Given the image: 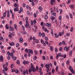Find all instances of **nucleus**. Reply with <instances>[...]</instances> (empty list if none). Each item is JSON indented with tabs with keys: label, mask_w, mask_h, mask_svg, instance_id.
Wrapping results in <instances>:
<instances>
[{
	"label": "nucleus",
	"mask_w": 75,
	"mask_h": 75,
	"mask_svg": "<svg viewBox=\"0 0 75 75\" xmlns=\"http://www.w3.org/2000/svg\"><path fill=\"white\" fill-rule=\"evenodd\" d=\"M36 43L37 44H38V43H39V40L38 39H36Z\"/></svg>",
	"instance_id": "ea45409f"
},
{
	"label": "nucleus",
	"mask_w": 75,
	"mask_h": 75,
	"mask_svg": "<svg viewBox=\"0 0 75 75\" xmlns=\"http://www.w3.org/2000/svg\"><path fill=\"white\" fill-rule=\"evenodd\" d=\"M25 72L26 74H28V70H27V69L26 70Z\"/></svg>",
	"instance_id": "8fccbe9b"
},
{
	"label": "nucleus",
	"mask_w": 75,
	"mask_h": 75,
	"mask_svg": "<svg viewBox=\"0 0 75 75\" xmlns=\"http://www.w3.org/2000/svg\"><path fill=\"white\" fill-rule=\"evenodd\" d=\"M69 69H70V71L73 70V69H72V67L71 66V65H70L69 66Z\"/></svg>",
	"instance_id": "ddd939ff"
},
{
	"label": "nucleus",
	"mask_w": 75,
	"mask_h": 75,
	"mask_svg": "<svg viewBox=\"0 0 75 75\" xmlns=\"http://www.w3.org/2000/svg\"><path fill=\"white\" fill-rule=\"evenodd\" d=\"M51 19H52V21H53V20H54L55 18L51 16Z\"/></svg>",
	"instance_id": "a878e982"
},
{
	"label": "nucleus",
	"mask_w": 75,
	"mask_h": 75,
	"mask_svg": "<svg viewBox=\"0 0 75 75\" xmlns=\"http://www.w3.org/2000/svg\"><path fill=\"white\" fill-rule=\"evenodd\" d=\"M39 69L40 70L39 71V72H40V73H41L42 72V68L41 67H40L39 68Z\"/></svg>",
	"instance_id": "f3484780"
},
{
	"label": "nucleus",
	"mask_w": 75,
	"mask_h": 75,
	"mask_svg": "<svg viewBox=\"0 0 75 75\" xmlns=\"http://www.w3.org/2000/svg\"><path fill=\"white\" fill-rule=\"evenodd\" d=\"M25 52H27V53H28V49H27V48H26V49L25 50Z\"/></svg>",
	"instance_id": "864d4df0"
},
{
	"label": "nucleus",
	"mask_w": 75,
	"mask_h": 75,
	"mask_svg": "<svg viewBox=\"0 0 75 75\" xmlns=\"http://www.w3.org/2000/svg\"><path fill=\"white\" fill-rule=\"evenodd\" d=\"M73 52V51H72V50H71L69 53L70 55H71L72 54Z\"/></svg>",
	"instance_id": "cd10ccee"
},
{
	"label": "nucleus",
	"mask_w": 75,
	"mask_h": 75,
	"mask_svg": "<svg viewBox=\"0 0 75 75\" xmlns=\"http://www.w3.org/2000/svg\"><path fill=\"white\" fill-rule=\"evenodd\" d=\"M27 34V33L26 32V31L24 30L23 31V33H22V34L24 35V34Z\"/></svg>",
	"instance_id": "412c9836"
},
{
	"label": "nucleus",
	"mask_w": 75,
	"mask_h": 75,
	"mask_svg": "<svg viewBox=\"0 0 75 75\" xmlns=\"http://www.w3.org/2000/svg\"><path fill=\"white\" fill-rule=\"evenodd\" d=\"M58 66H57L56 69V72H57V71H58Z\"/></svg>",
	"instance_id": "c85d7f7f"
},
{
	"label": "nucleus",
	"mask_w": 75,
	"mask_h": 75,
	"mask_svg": "<svg viewBox=\"0 0 75 75\" xmlns=\"http://www.w3.org/2000/svg\"><path fill=\"white\" fill-rule=\"evenodd\" d=\"M69 60H67L66 63V64H67V65H68V64H69Z\"/></svg>",
	"instance_id": "4c0bfd02"
},
{
	"label": "nucleus",
	"mask_w": 75,
	"mask_h": 75,
	"mask_svg": "<svg viewBox=\"0 0 75 75\" xmlns=\"http://www.w3.org/2000/svg\"><path fill=\"white\" fill-rule=\"evenodd\" d=\"M23 75H25V74H26L25 71L24 70L23 71Z\"/></svg>",
	"instance_id": "3c124183"
},
{
	"label": "nucleus",
	"mask_w": 75,
	"mask_h": 75,
	"mask_svg": "<svg viewBox=\"0 0 75 75\" xmlns=\"http://www.w3.org/2000/svg\"><path fill=\"white\" fill-rule=\"evenodd\" d=\"M32 71H33V72H35V69H34V67H32L31 68Z\"/></svg>",
	"instance_id": "dca6fc26"
},
{
	"label": "nucleus",
	"mask_w": 75,
	"mask_h": 75,
	"mask_svg": "<svg viewBox=\"0 0 75 75\" xmlns=\"http://www.w3.org/2000/svg\"><path fill=\"white\" fill-rule=\"evenodd\" d=\"M24 56L25 57V58H27V55H26V54H24Z\"/></svg>",
	"instance_id": "69168bd1"
},
{
	"label": "nucleus",
	"mask_w": 75,
	"mask_h": 75,
	"mask_svg": "<svg viewBox=\"0 0 75 75\" xmlns=\"http://www.w3.org/2000/svg\"><path fill=\"white\" fill-rule=\"evenodd\" d=\"M66 18H67V19H69V16H68V15H66Z\"/></svg>",
	"instance_id": "13d9d810"
},
{
	"label": "nucleus",
	"mask_w": 75,
	"mask_h": 75,
	"mask_svg": "<svg viewBox=\"0 0 75 75\" xmlns=\"http://www.w3.org/2000/svg\"><path fill=\"white\" fill-rule=\"evenodd\" d=\"M45 67L46 68L48 69L50 67V64H45Z\"/></svg>",
	"instance_id": "20e7f679"
},
{
	"label": "nucleus",
	"mask_w": 75,
	"mask_h": 75,
	"mask_svg": "<svg viewBox=\"0 0 75 75\" xmlns=\"http://www.w3.org/2000/svg\"><path fill=\"white\" fill-rule=\"evenodd\" d=\"M74 31V27H72L71 28V30H70V31L71 32H72Z\"/></svg>",
	"instance_id": "b1692460"
},
{
	"label": "nucleus",
	"mask_w": 75,
	"mask_h": 75,
	"mask_svg": "<svg viewBox=\"0 0 75 75\" xmlns=\"http://www.w3.org/2000/svg\"><path fill=\"white\" fill-rule=\"evenodd\" d=\"M14 27L16 30H17V25L15 24L14 25Z\"/></svg>",
	"instance_id": "e433bc0d"
},
{
	"label": "nucleus",
	"mask_w": 75,
	"mask_h": 75,
	"mask_svg": "<svg viewBox=\"0 0 75 75\" xmlns=\"http://www.w3.org/2000/svg\"><path fill=\"white\" fill-rule=\"evenodd\" d=\"M34 52L35 55H37L38 54V52H37L36 50L34 51Z\"/></svg>",
	"instance_id": "4be33fe9"
},
{
	"label": "nucleus",
	"mask_w": 75,
	"mask_h": 75,
	"mask_svg": "<svg viewBox=\"0 0 75 75\" xmlns=\"http://www.w3.org/2000/svg\"><path fill=\"white\" fill-rule=\"evenodd\" d=\"M59 54H57L56 57V59H58V58H59Z\"/></svg>",
	"instance_id": "c9c22d12"
},
{
	"label": "nucleus",
	"mask_w": 75,
	"mask_h": 75,
	"mask_svg": "<svg viewBox=\"0 0 75 75\" xmlns=\"http://www.w3.org/2000/svg\"><path fill=\"white\" fill-rule=\"evenodd\" d=\"M40 54H42V50H41L40 51Z\"/></svg>",
	"instance_id": "bf43d9fd"
},
{
	"label": "nucleus",
	"mask_w": 75,
	"mask_h": 75,
	"mask_svg": "<svg viewBox=\"0 0 75 75\" xmlns=\"http://www.w3.org/2000/svg\"><path fill=\"white\" fill-rule=\"evenodd\" d=\"M54 65L55 66H56V65H57V62H56V61H54Z\"/></svg>",
	"instance_id": "a19ab883"
},
{
	"label": "nucleus",
	"mask_w": 75,
	"mask_h": 75,
	"mask_svg": "<svg viewBox=\"0 0 75 75\" xmlns=\"http://www.w3.org/2000/svg\"><path fill=\"white\" fill-rule=\"evenodd\" d=\"M46 26L48 27H51V24L48 23H47L46 24Z\"/></svg>",
	"instance_id": "423d86ee"
},
{
	"label": "nucleus",
	"mask_w": 75,
	"mask_h": 75,
	"mask_svg": "<svg viewBox=\"0 0 75 75\" xmlns=\"http://www.w3.org/2000/svg\"><path fill=\"white\" fill-rule=\"evenodd\" d=\"M5 69L6 71H7V70L8 69V68H7V67H6L5 68Z\"/></svg>",
	"instance_id": "680f3d73"
},
{
	"label": "nucleus",
	"mask_w": 75,
	"mask_h": 75,
	"mask_svg": "<svg viewBox=\"0 0 75 75\" xmlns=\"http://www.w3.org/2000/svg\"><path fill=\"white\" fill-rule=\"evenodd\" d=\"M69 15L70 17V18H72V15L71 13L69 14Z\"/></svg>",
	"instance_id": "4d7b16f0"
},
{
	"label": "nucleus",
	"mask_w": 75,
	"mask_h": 75,
	"mask_svg": "<svg viewBox=\"0 0 75 75\" xmlns=\"http://www.w3.org/2000/svg\"><path fill=\"white\" fill-rule=\"evenodd\" d=\"M62 43L63 44V45H65V41L63 40L62 41Z\"/></svg>",
	"instance_id": "5fc2aeb1"
},
{
	"label": "nucleus",
	"mask_w": 75,
	"mask_h": 75,
	"mask_svg": "<svg viewBox=\"0 0 75 75\" xmlns=\"http://www.w3.org/2000/svg\"><path fill=\"white\" fill-rule=\"evenodd\" d=\"M34 17H35V18L37 17V15L35 13H34Z\"/></svg>",
	"instance_id": "338daca9"
},
{
	"label": "nucleus",
	"mask_w": 75,
	"mask_h": 75,
	"mask_svg": "<svg viewBox=\"0 0 75 75\" xmlns=\"http://www.w3.org/2000/svg\"><path fill=\"white\" fill-rule=\"evenodd\" d=\"M37 56H35L34 57L33 60L34 61L35 60H36V59H37Z\"/></svg>",
	"instance_id": "7c9ffc66"
},
{
	"label": "nucleus",
	"mask_w": 75,
	"mask_h": 75,
	"mask_svg": "<svg viewBox=\"0 0 75 75\" xmlns=\"http://www.w3.org/2000/svg\"><path fill=\"white\" fill-rule=\"evenodd\" d=\"M71 71V73H72V74H75V72H74V70H71V71Z\"/></svg>",
	"instance_id": "79ce46f5"
},
{
	"label": "nucleus",
	"mask_w": 75,
	"mask_h": 75,
	"mask_svg": "<svg viewBox=\"0 0 75 75\" xmlns=\"http://www.w3.org/2000/svg\"><path fill=\"white\" fill-rule=\"evenodd\" d=\"M19 72V71H18V70L17 69H16L15 70V72H16V74L18 73Z\"/></svg>",
	"instance_id": "473e14b6"
},
{
	"label": "nucleus",
	"mask_w": 75,
	"mask_h": 75,
	"mask_svg": "<svg viewBox=\"0 0 75 75\" xmlns=\"http://www.w3.org/2000/svg\"><path fill=\"white\" fill-rule=\"evenodd\" d=\"M2 73L3 74H5L6 73V71H5V70H3L2 71Z\"/></svg>",
	"instance_id": "603ef678"
},
{
	"label": "nucleus",
	"mask_w": 75,
	"mask_h": 75,
	"mask_svg": "<svg viewBox=\"0 0 75 75\" xmlns=\"http://www.w3.org/2000/svg\"><path fill=\"white\" fill-rule=\"evenodd\" d=\"M69 50V47H67V46H66L64 48V50H66V51H68V50Z\"/></svg>",
	"instance_id": "7ed1b4c3"
},
{
	"label": "nucleus",
	"mask_w": 75,
	"mask_h": 75,
	"mask_svg": "<svg viewBox=\"0 0 75 75\" xmlns=\"http://www.w3.org/2000/svg\"><path fill=\"white\" fill-rule=\"evenodd\" d=\"M17 9L16 8H14V12H16V11H17Z\"/></svg>",
	"instance_id": "2f4dec72"
},
{
	"label": "nucleus",
	"mask_w": 75,
	"mask_h": 75,
	"mask_svg": "<svg viewBox=\"0 0 75 75\" xmlns=\"http://www.w3.org/2000/svg\"><path fill=\"white\" fill-rule=\"evenodd\" d=\"M69 7H70V8H71V9L74 8V5L73 4L70 5L69 6Z\"/></svg>",
	"instance_id": "9b49d317"
},
{
	"label": "nucleus",
	"mask_w": 75,
	"mask_h": 75,
	"mask_svg": "<svg viewBox=\"0 0 75 75\" xmlns=\"http://www.w3.org/2000/svg\"><path fill=\"white\" fill-rule=\"evenodd\" d=\"M9 30L10 31H14V29L12 28L11 27H10L9 29Z\"/></svg>",
	"instance_id": "9d476101"
},
{
	"label": "nucleus",
	"mask_w": 75,
	"mask_h": 75,
	"mask_svg": "<svg viewBox=\"0 0 75 75\" xmlns=\"http://www.w3.org/2000/svg\"><path fill=\"white\" fill-rule=\"evenodd\" d=\"M20 9L21 11V12H23V8H22V7H21L20 8Z\"/></svg>",
	"instance_id": "bb28decb"
},
{
	"label": "nucleus",
	"mask_w": 75,
	"mask_h": 75,
	"mask_svg": "<svg viewBox=\"0 0 75 75\" xmlns=\"http://www.w3.org/2000/svg\"><path fill=\"white\" fill-rule=\"evenodd\" d=\"M31 25H33V24H34V23H33V21H31Z\"/></svg>",
	"instance_id": "052dcab7"
},
{
	"label": "nucleus",
	"mask_w": 75,
	"mask_h": 75,
	"mask_svg": "<svg viewBox=\"0 0 75 75\" xmlns=\"http://www.w3.org/2000/svg\"><path fill=\"white\" fill-rule=\"evenodd\" d=\"M62 42H60L59 43V45H62Z\"/></svg>",
	"instance_id": "0e129e2a"
},
{
	"label": "nucleus",
	"mask_w": 75,
	"mask_h": 75,
	"mask_svg": "<svg viewBox=\"0 0 75 75\" xmlns=\"http://www.w3.org/2000/svg\"><path fill=\"white\" fill-rule=\"evenodd\" d=\"M45 20H47V18H48V16H47V15H45Z\"/></svg>",
	"instance_id": "393cba45"
},
{
	"label": "nucleus",
	"mask_w": 75,
	"mask_h": 75,
	"mask_svg": "<svg viewBox=\"0 0 75 75\" xmlns=\"http://www.w3.org/2000/svg\"><path fill=\"white\" fill-rule=\"evenodd\" d=\"M16 63L17 64H20V61H19V60H18L16 62Z\"/></svg>",
	"instance_id": "72a5a7b5"
},
{
	"label": "nucleus",
	"mask_w": 75,
	"mask_h": 75,
	"mask_svg": "<svg viewBox=\"0 0 75 75\" xmlns=\"http://www.w3.org/2000/svg\"><path fill=\"white\" fill-rule=\"evenodd\" d=\"M62 50V48L60 47L59 48V51H61Z\"/></svg>",
	"instance_id": "09e8293b"
},
{
	"label": "nucleus",
	"mask_w": 75,
	"mask_h": 75,
	"mask_svg": "<svg viewBox=\"0 0 75 75\" xmlns=\"http://www.w3.org/2000/svg\"><path fill=\"white\" fill-rule=\"evenodd\" d=\"M25 20L26 21V24L25 25V28H27L28 27L29 28H30L31 26H30V25L28 23V17H26L25 18Z\"/></svg>",
	"instance_id": "f257e3e1"
},
{
	"label": "nucleus",
	"mask_w": 75,
	"mask_h": 75,
	"mask_svg": "<svg viewBox=\"0 0 75 75\" xmlns=\"http://www.w3.org/2000/svg\"><path fill=\"white\" fill-rule=\"evenodd\" d=\"M33 23L34 24H36V23H37V21H36V20H34L33 21Z\"/></svg>",
	"instance_id": "de8ad7c7"
},
{
	"label": "nucleus",
	"mask_w": 75,
	"mask_h": 75,
	"mask_svg": "<svg viewBox=\"0 0 75 75\" xmlns=\"http://www.w3.org/2000/svg\"><path fill=\"white\" fill-rule=\"evenodd\" d=\"M13 64H11V68H13Z\"/></svg>",
	"instance_id": "774afa93"
},
{
	"label": "nucleus",
	"mask_w": 75,
	"mask_h": 75,
	"mask_svg": "<svg viewBox=\"0 0 75 75\" xmlns=\"http://www.w3.org/2000/svg\"><path fill=\"white\" fill-rule=\"evenodd\" d=\"M9 55H10V56H12V59L14 58V56H13V53L11 52L10 53Z\"/></svg>",
	"instance_id": "6e6552de"
},
{
	"label": "nucleus",
	"mask_w": 75,
	"mask_h": 75,
	"mask_svg": "<svg viewBox=\"0 0 75 75\" xmlns=\"http://www.w3.org/2000/svg\"><path fill=\"white\" fill-rule=\"evenodd\" d=\"M28 51H29V53H31L32 54H33V51L32 50L29 49Z\"/></svg>",
	"instance_id": "0eeeda50"
},
{
	"label": "nucleus",
	"mask_w": 75,
	"mask_h": 75,
	"mask_svg": "<svg viewBox=\"0 0 75 75\" xmlns=\"http://www.w3.org/2000/svg\"><path fill=\"white\" fill-rule=\"evenodd\" d=\"M24 45L25 47H26L27 45V42H25L24 44Z\"/></svg>",
	"instance_id": "37998d69"
},
{
	"label": "nucleus",
	"mask_w": 75,
	"mask_h": 75,
	"mask_svg": "<svg viewBox=\"0 0 75 75\" xmlns=\"http://www.w3.org/2000/svg\"><path fill=\"white\" fill-rule=\"evenodd\" d=\"M4 38L3 37H1L0 36V40H2V41H4Z\"/></svg>",
	"instance_id": "aec40b11"
},
{
	"label": "nucleus",
	"mask_w": 75,
	"mask_h": 75,
	"mask_svg": "<svg viewBox=\"0 0 75 75\" xmlns=\"http://www.w3.org/2000/svg\"><path fill=\"white\" fill-rule=\"evenodd\" d=\"M8 25L7 24H6V29H8L9 27H8Z\"/></svg>",
	"instance_id": "5701e85b"
},
{
	"label": "nucleus",
	"mask_w": 75,
	"mask_h": 75,
	"mask_svg": "<svg viewBox=\"0 0 75 75\" xmlns=\"http://www.w3.org/2000/svg\"><path fill=\"white\" fill-rule=\"evenodd\" d=\"M12 18L13 19H14V14H12Z\"/></svg>",
	"instance_id": "a18cd8bd"
},
{
	"label": "nucleus",
	"mask_w": 75,
	"mask_h": 75,
	"mask_svg": "<svg viewBox=\"0 0 75 75\" xmlns=\"http://www.w3.org/2000/svg\"><path fill=\"white\" fill-rule=\"evenodd\" d=\"M55 52L57 53L58 52V49H57V47H55Z\"/></svg>",
	"instance_id": "c756f323"
},
{
	"label": "nucleus",
	"mask_w": 75,
	"mask_h": 75,
	"mask_svg": "<svg viewBox=\"0 0 75 75\" xmlns=\"http://www.w3.org/2000/svg\"><path fill=\"white\" fill-rule=\"evenodd\" d=\"M55 0H51L50 3L51 5L52 6L53 5V3L54 2H55Z\"/></svg>",
	"instance_id": "1a4fd4ad"
},
{
	"label": "nucleus",
	"mask_w": 75,
	"mask_h": 75,
	"mask_svg": "<svg viewBox=\"0 0 75 75\" xmlns=\"http://www.w3.org/2000/svg\"><path fill=\"white\" fill-rule=\"evenodd\" d=\"M42 35L43 37H45V33H42Z\"/></svg>",
	"instance_id": "f704fd0d"
},
{
	"label": "nucleus",
	"mask_w": 75,
	"mask_h": 75,
	"mask_svg": "<svg viewBox=\"0 0 75 75\" xmlns=\"http://www.w3.org/2000/svg\"><path fill=\"white\" fill-rule=\"evenodd\" d=\"M25 3H23V7H25Z\"/></svg>",
	"instance_id": "e2e57ef3"
},
{
	"label": "nucleus",
	"mask_w": 75,
	"mask_h": 75,
	"mask_svg": "<svg viewBox=\"0 0 75 75\" xmlns=\"http://www.w3.org/2000/svg\"><path fill=\"white\" fill-rule=\"evenodd\" d=\"M50 50L51 51H53V50H54V48H53V47H52V46H50Z\"/></svg>",
	"instance_id": "2eb2a0df"
},
{
	"label": "nucleus",
	"mask_w": 75,
	"mask_h": 75,
	"mask_svg": "<svg viewBox=\"0 0 75 75\" xmlns=\"http://www.w3.org/2000/svg\"><path fill=\"white\" fill-rule=\"evenodd\" d=\"M59 20H61L62 19V16H60L59 18Z\"/></svg>",
	"instance_id": "58836bf2"
},
{
	"label": "nucleus",
	"mask_w": 75,
	"mask_h": 75,
	"mask_svg": "<svg viewBox=\"0 0 75 75\" xmlns=\"http://www.w3.org/2000/svg\"><path fill=\"white\" fill-rule=\"evenodd\" d=\"M41 44H43L44 43V41L43 40H42V39L41 40Z\"/></svg>",
	"instance_id": "6e6d98bb"
},
{
	"label": "nucleus",
	"mask_w": 75,
	"mask_h": 75,
	"mask_svg": "<svg viewBox=\"0 0 75 75\" xmlns=\"http://www.w3.org/2000/svg\"><path fill=\"white\" fill-rule=\"evenodd\" d=\"M9 45L10 46H14V43L12 42L11 43L9 44Z\"/></svg>",
	"instance_id": "4468645a"
},
{
	"label": "nucleus",
	"mask_w": 75,
	"mask_h": 75,
	"mask_svg": "<svg viewBox=\"0 0 75 75\" xmlns=\"http://www.w3.org/2000/svg\"><path fill=\"white\" fill-rule=\"evenodd\" d=\"M42 58L43 59V60H45V56H42Z\"/></svg>",
	"instance_id": "49530a36"
},
{
	"label": "nucleus",
	"mask_w": 75,
	"mask_h": 75,
	"mask_svg": "<svg viewBox=\"0 0 75 75\" xmlns=\"http://www.w3.org/2000/svg\"><path fill=\"white\" fill-rule=\"evenodd\" d=\"M19 42H23V38H21L20 39V40H19Z\"/></svg>",
	"instance_id": "f8f14e48"
},
{
	"label": "nucleus",
	"mask_w": 75,
	"mask_h": 75,
	"mask_svg": "<svg viewBox=\"0 0 75 75\" xmlns=\"http://www.w3.org/2000/svg\"><path fill=\"white\" fill-rule=\"evenodd\" d=\"M23 63L24 65H26V64H28L29 63V62L28 61H24L23 62Z\"/></svg>",
	"instance_id": "39448f33"
},
{
	"label": "nucleus",
	"mask_w": 75,
	"mask_h": 75,
	"mask_svg": "<svg viewBox=\"0 0 75 75\" xmlns=\"http://www.w3.org/2000/svg\"><path fill=\"white\" fill-rule=\"evenodd\" d=\"M52 72L53 74H54V72H55V69H52Z\"/></svg>",
	"instance_id": "a211bd4d"
},
{
	"label": "nucleus",
	"mask_w": 75,
	"mask_h": 75,
	"mask_svg": "<svg viewBox=\"0 0 75 75\" xmlns=\"http://www.w3.org/2000/svg\"><path fill=\"white\" fill-rule=\"evenodd\" d=\"M14 6L15 7H16V8H17V11H18V4L17 3H15L14 4Z\"/></svg>",
	"instance_id": "f03ea898"
},
{
	"label": "nucleus",
	"mask_w": 75,
	"mask_h": 75,
	"mask_svg": "<svg viewBox=\"0 0 75 75\" xmlns=\"http://www.w3.org/2000/svg\"><path fill=\"white\" fill-rule=\"evenodd\" d=\"M33 43V45H34V44H35V43L36 42L35 41H33V42H32Z\"/></svg>",
	"instance_id": "c03bdc74"
},
{
	"label": "nucleus",
	"mask_w": 75,
	"mask_h": 75,
	"mask_svg": "<svg viewBox=\"0 0 75 75\" xmlns=\"http://www.w3.org/2000/svg\"><path fill=\"white\" fill-rule=\"evenodd\" d=\"M3 59V56H1L0 57V60L1 61H2Z\"/></svg>",
	"instance_id": "6ab92c4d"
}]
</instances>
